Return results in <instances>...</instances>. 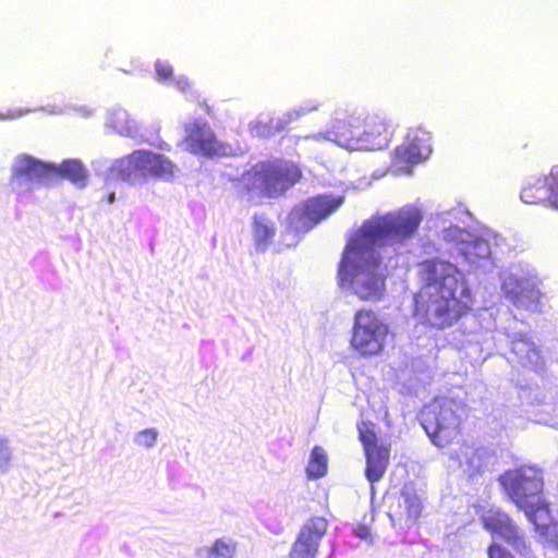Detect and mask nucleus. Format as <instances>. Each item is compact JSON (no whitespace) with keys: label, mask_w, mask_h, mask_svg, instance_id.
<instances>
[{"label":"nucleus","mask_w":558,"mask_h":558,"mask_svg":"<svg viewBox=\"0 0 558 558\" xmlns=\"http://www.w3.org/2000/svg\"><path fill=\"white\" fill-rule=\"evenodd\" d=\"M500 483L517 507H526V502L539 497L543 489L542 472L534 466H521L500 476Z\"/></svg>","instance_id":"obj_6"},{"label":"nucleus","mask_w":558,"mask_h":558,"mask_svg":"<svg viewBox=\"0 0 558 558\" xmlns=\"http://www.w3.org/2000/svg\"><path fill=\"white\" fill-rule=\"evenodd\" d=\"M173 74L172 66L167 62H156V75L159 81L169 80Z\"/></svg>","instance_id":"obj_31"},{"label":"nucleus","mask_w":558,"mask_h":558,"mask_svg":"<svg viewBox=\"0 0 558 558\" xmlns=\"http://www.w3.org/2000/svg\"><path fill=\"white\" fill-rule=\"evenodd\" d=\"M236 543L228 537L217 538L210 544L195 548V558H234Z\"/></svg>","instance_id":"obj_19"},{"label":"nucleus","mask_w":558,"mask_h":558,"mask_svg":"<svg viewBox=\"0 0 558 558\" xmlns=\"http://www.w3.org/2000/svg\"><path fill=\"white\" fill-rule=\"evenodd\" d=\"M482 457V451L466 447L463 450L462 456L458 457V460L463 472L468 474V476L473 477L483 469Z\"/></svg>","instance_id":"obj_22"},{"label":"nucleus","mask_w":558,"mask_h":558,"mask_svg":"<svg viewBox=\"0 0 558 558\" xmlns=\"http://www.w3.org/2000/svg\"><path fill=\"white\" fill-rule=\"evenodd\" d=\"M54 177L56 166L43 162L28 155L20 156L12 171V181L15 184L24 182L45 183Z\"/></svg>","instance_id":"obj_15"},{"label":"nucleus","mask_w":558,"mask_h":558,"mask_svg":"<svg viewBox=\"0 0 558 558\" xmlns=\"http://www.w3.org/2000/svg\"><path fill=\"white\" fill-rule=\"evenodd\" d=\"M360 438L364 446L365 452L371 450L378 449L379 446L376 445V435L372 430H360Z\"/></svg>","instance_id":"obj_29"},{"label":"nucleus","mask_w":558,"mask_h":558,"mask_svg":"<svg viewBox=\"0 0 558 558\" xmlns=\"http://www.w3.org/2000/svg\"><path fill=\"white\" fill-rule=\"evenodd\" d=\"M520 198L529 205L551 207V195L547 174L531 178L521 189Z\"/></svg>","instance_id":"obj_16"},{"label":"nucleus","mask_w":558,"mask_h":558,"mask_svg":"<svg viewBox=\"0 0 558 558\" xmlns=\"http://www.w3.org/2000/svg\"><path fill=\"white\" fill-rule=\"evenodd\" d=\"M418 275L423 284L414 294L412 315L420 323L442 329L472 311V290L454 264L428 258L420 263Z\"/></svg>","instance_id":"obj_2"},{"label":"nucleus","mask_w":558,"mask_h":558,"mask_svg":"<svg viewBox=\"0 0 558 558\" xmlns=\"http://www.w3.org/2000/svg\"><path fill=\"white\" fill-rule=\"evenodd\" d=\"M252 226L255 247L264 252L272 243L276 235L275 222L264 214H255L252 218Z\"/></svg>","instance_id":"obj_17"},{"label":"nucleus","mask_w":558,"mask_h":558,"mask_svg":"<svg viewBox=\"0 0 558 558\" xmlns=\"http://www.w3.org/2000/svg\"><path fill=\"white\" fill-rule=\"evenodd\" d=\"M430 153V132L422 126L412 128L408 131L403 143L395 148L393 163L400 169H410L426 160Z\"/></svg>","instance_id":"obj_9"},{"label":"nucleus","mask_w":558,"mask_h":558,"mask_svg":"<svg viewBox=\"0 0 558 558\" xmlns=\"http://www.w3.org/2000/svg\"><path fill=\"white\" fill-rule=\"evenodd\" d=\"M364 113V111L356 109L336 110L331 119L330 125L326 132V137L336 142L338 145L342 147L352 149L351 145L347 142H343L341 138L342 136H345V134H350L355 137L359 136V133L361 132L362 129Z\"/></svg>","instance_id":"obj_14"},{"label":"nucleus","mask_w":558,"mask_h":558,"mask_svg":"<svg viewBox=\"0 0 558 558\" xmlns=\"http://www.w3.org/2000/svg\"><path fill=\"white\" fill-rule=\"evenodd\" d=\"M482 520L486 530L499 535L520 554H525L527 546L524 534L507 513L490 511Z\"/></svg>","instance_id":"obj_13"},{"label":"nucleus","mask_w":558,"mask_h":558,"mask_svg":"<svg viewBox=\"0 0 558 558\" xmlns=\"http://www.w3.org/2000/svg\"><path fill=\"white\" fill-rule=\"evenodd\" d=\"M463 254L470 263L476 264L489 257L490 247L486 240L474 239L473 241L466 243Z\"/></svg>","instance_id":"obj_24"},{"label":"nucleus","mask_w":558,"mask_h":558,"mask_svg":"<svg viewBox=\"0 0 558 558\" xmlns=\"http://www.w3.org/2000/svg\"><path fill=\"white\" fill-rule=\"evenodd\" d=\"M13 449L8 436L0 433V472L7 473L13 463Z\"/></svg>","instance_id":"obj_27"},{"label":"nucleus","mask_w":558,"mask_h":558,"mask_svg":"<svg viewBox=\"0 0 558 558\" xmlns=\"http://www.w3.org/2000/svg\"><path fill=\"white\" fill-rule=\"evenodd\" d=\"M302 178L301 167L292 160H259L242 173L239 190L258 198H277L286 194Z\"/></svg>","instance_id":"obj_3"},{"label":"nucleus","mask_w":558,"mask_h":558,"mask_svg":"<svg viewBox=\"0 0 558 558\" xmlns=\"http://www.w3.org/2000/svg\"><path fill=\"white\" fill-rule=\"evenodd\" d=\"M523 510L529 520L534 523L537 530H541L545 536H547V527L553 522L549 521L550 514L548 506L545 505L541 497L535 500L526 502V507H519Z\"/></svg>","instance_id":"obj_20"},{"label":"nucleus","mask_w":558,"mask_h":558,"mask_svg":"<svg viewBox=\"0 0 558 558\" xmlns=\"http://www.w3.org/2000/svg\"><path fill=\"white\" fill-rule=\"evenodd\" d=\"M391 135L392 128L386 118L376 113H364L359 136L345 134L341 140L349 143L352 150H375L387 146Z\"/></svg>","instance_id":"obj_8"},{"label":"nucleus","mask_w":558,"mask_h":558,"mask_svg":"<svg viewBox=\"0 0 558 558\" xmlns=\"http://www.w3.org/2000/svg\"><path fill=\"white\" fill-rule=\"evenodd\" d=\"M366 454V478L372 483L378 482L385 474L389 462V450L385 446L365 452Z\"/></svg>","instance_id":"obj_18"},{"label":"nucleus","mask_w":558,"mask_h":558,"mask_svg":"<svg viewBox=\"0 0 558 558\" xmlns=\"http://www.w3.org/2000/svg\"><path fill=\"white\" fill-rule=\"evenodd\" d=\"M488 558H514L513 555L497 543H493L487 550Z\"/></svg>","instance_id":"obj_30"},{"label":"nucleus","mask_w":558,"mask_h":558,"mask_svg":"<svg viewBox=\"0 0 558 558\" xmlns=\"http://www.w3.org/2000/svg\"><path fill=\"white\" fill-rule=\"evenodd\" d=\"M389 336L388 326L372 310L354 314L351 345L353 349H383Z\"/></svg>","instance_id":"obj_7"},{"label":"nucleus","mask_w":558,"mask_h":558,"mask_svg":"<svg viewBox=\"0 0 558 558\" xmlns=\"http://www.w3.org/2000/svg\"><path fill=\"white\" fill-rule=\"evenodd\" d=\"M327 472V454L326 451L316 446L313 448L311 459L306 468L307 476L311 478H319Z\"/></svg>","instance_id":"obj_23"},{"label":"nucleus","mask_w":558,"mask_h":558,"mask_svg":"<svg viewBox=\"0 0 558 558\" xmlns=\"http://www.w3.org/2000/svg\"><path fill=\"white\" fill-rule=\"evenodd\" d=\"M551 195V207L558 209V166L551 167L547 173Z\"/></svg>","instance_id":"obj_28"},{"label":"nucleus","mask_w":558,"mask_h":558,"mask_svg":"<svg viewBox=\"0 0 558 558\" xmlns=\"http://www.w3.org/2000/svg\"><path fill=\"white\" fill-rule=\"evenodd\" d=\"M421 221L422 214L413 207L365 220L343 248L337 271L339 286L352 287L361 301H379L386 276L375 246L403 242L414 235Z\"/></svg>","instance_id":"obj_1"},{"label":"nucleus","mask_w":558,"mask_h":558,"mask_svg":"<svg viewBox=\"0 0 558 558\" xmlns=\"http://www.w3.org/2000/svg\"><path fill=\"white\" fill-rule=\"evenodd\" d=\"M354 534L357 537L365 539L369 543H372V541H373L371 529H369V526H367L365 524L357 525L356 529L354 530Z\"/></svg>","instance_id":"obj_32"},{"label":"nucleus","mask_w":558,"mask_h":558,"mask_svg":"<svg viewBox=\"0 0 558 558\" xmlns=\"http://www.w3.org/2000/svg\"><path fill=\"white\" fill-rule=\"evenodd\" d=\"M342 202V197L320 194L302 202L294 214L303 226L312 228L337 211Z\"/></svg>","instance_id":"obj_11"},{"label":"nucleus","mask_w":558,"mask_h":558,"mask_svg":"<svg viewBox=\"0 0 558 558\" xmlns=\"http://www.w3.org/2000/svg\"><path fill=\"white\" fill-rule=\"evenodd\" d=\"M159 430L156 427H147L136 432L133 436V442L136 447L150 450L158 441Z\"/></svg>","instance_id":"obj_25"},{"label":"nucleus","mask_w":558,"mask_h":558,"mask_svg":"<svg viewBox=\"0 0 558 558\" xmlns=\"http://www.w3.org/2000/svg\"><path fill=\"white\" fill-rule=\"evenodd\" d=\"M400 507L404 509V514L407 520L411 523L415 522V520L420 517L422 505L417 495L412 493H403L402 494V502Z\"/></svg>","instance_id":"obj_26"},{"label":"nucleus","mask_w":558,"mask_h":558,"mask_svg":"<svg viewBox=\"0 0 558 558\" xmlns=\"http://www.w3.org/2000/svg\"><path fill=\"white\" fill-rule=\"evenodd\" d=\"M534 402L535 404L537 405H542V404H545V405H548V402L546 401V397L543 396L541 392H536L535 396H534Z\"/></svg>","instance_id":"obj_33"},{"label":"nucleus","mask_w":558,"mask_h":558,"mask_svg":"<svg viewBox=\"0 0 558 558\" xmlns=\"http://www.w3.org/2000/svg\"><path fill=\"white\" fill-rule=\"evenodd\" d=\"M175 170L177 166L167 156L149 149H136L118 159L113 166L117 175L130 182L148 179L170 181Z\"/></svg>","instance_id":"obj_5"},{"label":"nucleus","mask_w":558,"mask_h":558,"mask_svg":"<svg viewBox=\"0 0 558 558\" xmlns=\"http://www.w3.org/2000/svg\"><path fill=\"white\" fill-rule=\"evenodd\" d=\"M58 175L80 187L85 185L87 179L83 165L77 160H65L59 167L56 166V177Z\"/></svg>","instance_id":"obj_21"},{"label":"nucleus","mask_w":558,"mask_h":558,"mask_svg":"<svg viewBox=\"0 0 558 558\" xmlns=\"http://www.w3.org/2000/svg\"><path fill=\"white\" fill-rule=\"evenodd\" d=\"M526 353V357L533 362L539 360V351L533 350V351H524Z\"/></svg>","instance_id":"obj_34"},{"label":"nucleus","mask_w":558,"mask_h":558,"mask_svg":"<svg viewBox=\"0 0 558 558\" xmlns=\"http://www.w3.org/2000/svg\"><path fill=\"white\" fill-rule=\"evenodd\" d=\"M184 143L190 153L210 158L223 156L228 149L209 124L202 121H194L185 126Z\"/></svg>","instance_id":"obj_10"},{"label":"nucleus","mask_w":558,"mask_h":558,"mask_svg":"<svg viewBox=\"0 0 558 558\" xmlns=\"http://www.w3.org/2000/svg\"><path fill=\"white\" fill-rule=\"evenodd\" d=\"M465 404L452 398H437L424 407L422 426L437 447H446L458 438Z\"/></svg>","instance_id":"obj_4"},{"label":"nucleus","mask_w":558,"mask_h":558,"mask_svg":"<svg viewBox=\"0 0 558 558\" xmlns=\"http://www.w3.org/2000/svg\"><path fill=\"white\" fill-rule=\"evenodd\" d=\"M327 526V520L323 517L308 519L294 542L291 558H315Z\"/></svg>","instance_id":"obj_12"}]
</instances>
